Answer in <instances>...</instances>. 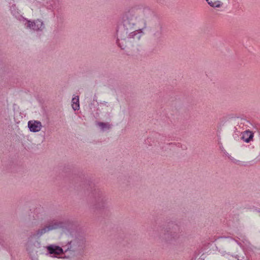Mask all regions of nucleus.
Returning <instances> with one entry per match:
<instances>
[{"label": "nucleus", "instance_id": "obj_13", "mask_svg": "<svg viewBox=\"0 0 260 260\" xmlns=\"http://www.w3.org/2000/svg\"><path fill=\"white\" fill-rule=\"evenodd\" d=\"M98 125L103 130H104L105 129H109L111 127L110 124L109 123H108V122L104 123V122H100L98 123Z\"/></svg>", "mask_w": 260, "mask_h": 260}, {"label": "nucleus", "instance_id": "obj_6", "mask_svg": "<svg viewBox=\"0 0 260 260\" xmlns=\"http://www.w3.org/2000/svg\"><path fill=\"white\" fill-rule=\"evenodd\" d=\"M47 250V254H50L52 257L61 258H67L64 256V249L58 246L51 244L46 247Z\"/></svg>", "mask_w": 260, "mask_h": 260}, {"label": "nucleus", "instance_id": "obj_11", "mask_svg": "<svg viewBox=\"0 0 260 260\" xmlns=\"http://www.w3.org/2000/svg\"><path fill=\"white\" fill-rule=\"evenodd\" d=\"M72 107H73V109L75 111L79 109V96H77V97L73 98V99H72Z\"/></svg>", "mask_w": 260, "mask_h": 260}, {"label": "nucleus", "instance_id": "obj_8", "mask_svg": "<svg viewBox=\"0 0 260 260\" xmlns=\"http://www.w3.org/2000/svg\"><path fill=\"white\" fill-rule=\"evenodd\" d=\"M28 127L30 131L36 133L41 131L42 125L40 121L34 120L28 122Z\"/></svg>", "mask_w": 260, "mask_h": 260}, {"label": "nucleus", "instance_id": "obj_9", "mask_svg": "<svg viewBox=\"0 0 260 260\" xmlns=\"http://www.w3.org/2000/svg\"><path fill=\"white\" fill-rule=\"evenodd\" d=\"M242 139L246 143H249L253 140L254 134L249 131L247 130L242 133Z\"/></svg>", "mask_w": 260, "mask_h": 260}, {"label": "nucleus", "instance_id": "obj_3", "mask_svg": "<svg viewBox=\"0 0 260 260\" xmlns=\"http://www.w3.org/2000/svg\"><path fill=\"white\" fill-rule=\"evenodd\" d=\"M85 247V239L81 237H75L63 246L64 256L70 260H77L82 254Z\"/></svg>", "mask_w": 260, "mask_h": 260}, {"label": "nucleus", "instance_id": "obj_7", "mask_svg": "<svg viewBox=\"0 0 260 260\" xmlns=\"http://www.w3.org/2000/svg\"><path fill=\"white\" fill-rule=\"evenodd\" d=\"M27 27L31 28L35 30H39L43 29L44 28V26L43 22L41 20L38 19L34 22L28 21Z\"/></svg>", "mask_w": 260, "mask_h": 260}, {"label": "nucleus", "instance_id": "obj_12", "mask_svg": "<svg viewBox=\"0 0 260 260\" xmlns=\"http://www.w3.org/2000/svg\"><path fill=\"white\" fill-rule=\"evenodd\" d=\"M162 35V27L159 25L157 29L153 32V36L155 38H160Z\"/></svg>", "mask_w": 260, "mask_h": 260}, {"label": "nucleus", "instance_id": "obj_4", "mask_svg": "<svg viewBox=\"0 0 260 260\" xmlns=\"http://www.w3.org/2000/svg\"><path fill=\"white\" fill-rule=\"evenodd\" d=\"M181 229L180 227L175 224L169 225L161 236V240L168 243L175 244L180 238Z\"/></svg>", "mask_w": 260, "mask_h": 260}, {"label": "nucleus", "instance_id": "obj_5", "mask_svg": "<svg viewBox=\"0 0 260 260\" xmlns=\"http://www.w3.org/2000/svg\"><path fill=\"white\" fill-rule=\"evenodd\" d=\"M107 203V199L103 192L99 190H95L93 200L92 202L93 209L100 210L104 208Z\"/></svg>", "mask_w": 260, "mask_h": 260}, {"label": "nucleus", "instance_id": "obj_2", "mask_svg": "<svg viewBox=\"0 0 260 260\" xmlns=\"http://www.w3.org/2000/svg\"><path fill=\"white\" fill-rule=\"evenodd\" d=\"M64 225L63 221L56 219H52L48 220L35 233H31L28 237L25 244L26 249L31 257L35 256V253H37L38 249L41 248L40 238L43 235L50 231L62 228ZM32 260L38 259L32 258Z\"/></svg>", "mask_w": 260, "mask_h": 260}, {"label": "nucleus", "instance_id": "obj_14", "mask_svg": "<svg viewBox=\"0 0 260 260\" xmlns=\"http://www.w3.org/2000/svg\"><path fill=\"white\" fill-rule=\"evenodd\" d=\"M229 158H230V159L232 160L234 162H236L238 161L237 159H235L234 158L232 157V156H230Z\"/></svg>", "mask_w": 260, "mask_h": 260}, {"label": "nucleus", "instance_id": "obj_10", "mask_svg": "<svg viewBox=\"0 0 260 260\" xmlns=\"http://www.w3.org/2000/svg\"><path fill=\"white\" fill-rule=\"evenodd\" d=\"M206 2L208 3V4L212 7L213 8H220L222 5L223 3L218 0L215 1V0H206Z\"/></svg>", "mask_w": 260, "mask_h": 260}, {"label": "nucleus", "instance_id": "obj_1", "mask_svg": "<svg viewBox=\"0 0 260 260\" xmlns=\"http://www.w3.org/2000/svg\"><path fill=\"white\" fill-rule=\"evenodd\" d=\"M155 15L149 7L139 4L127 9L122 17L123 28L118 31V41L122 45L137 43L143 36L147 22Z\"/></svg>", "mask_w": 260, "mask_h": 260}]
</instances>
